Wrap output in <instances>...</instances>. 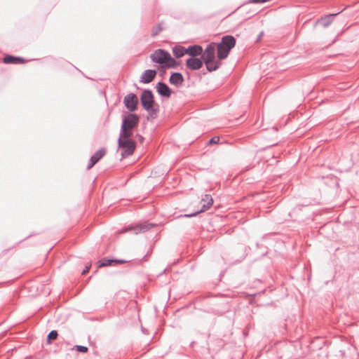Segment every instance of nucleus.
<instances>
[{
	"instance_id": "obj_1",
	"label": "nucleus",
	"mask_w": 359,
	"mask_h": 359,
	"mask_svg": "<svg viewBox=\"0 0 359 359\" xmlns=\"http://www.w3.org/2000/svg\"><path fill=\"white\" fill-rule=\"evenodd\" d=\"M140 100L142 108L148 112L147 120L156 118L160 111V107L155 101L152 90L144 89L140 95Z\"/></svg>"
},
{
	"instance_id": "obj_2",
	"label": "nucleus",
	"mask_w": 359,
	"mask_h": 359,
	"mask_svg": "<svg viewBox=\"0 0 359 359\" xmlns=\"http://www.w3.org/2000/svg\"><path fill=\"white\" fill-rule=\"evenodd\" d=\"M140 122V116L134 113H128L122 116V123L119 135L125 137H131L133 135V130Z\"/></svg>"
},
{
	"instance_id": "obj_3",
	"label": "nucleus",
	"mask_w": 359,
	"mask_h": 359,
	"mask_svg": "<svg viewBox=\"0 0 359 359\" xmlns=\"http://www.w3.org/2000/svg\"><path fill=\"white\" fill-rule=\"evenodd\" d=\"M236 43V40L235 37L232 35H225L222 36L221 41L219 43H216L217 47V56L219 60H223L226 59L229 53L231 50L235 47Z\"/></svg>"
},
{
	"instance_id": "obj_4",
	"label": "nucleus",
	"mask_w": 359,
	"mask_h": 359,
	"mask_svg": "<svg viewBox=\"0 0 359 359\" xmlns=\"http://www.w3.org/2000/svg\"><path fill=\"white\" fill-rule=\"evenodd\" d=\"M118 147L121 149V156L122 158H125L131 156L136 148V142L131 137H125L119 135L118 139Z\"/></svg>"
},
{
	"instance_id": "obj_5",
	"label": "nucleus",
	"mask_w": 359,
	"mask_h": 359,
	"mask_svg": "<svg viewBox=\"0 0 359 359\" xmlns=\"http://www.w3.org/2000/svg\"><path fill=\"white\" fill-rule=\"evenodd\" d=\"M155 224L153 223L143 222L139 224H131L126 227H124L121 231V233L132 231L135 234H137L141 232H145L149 230L151 227L154 226Z\"/></svg>"
},
{
	"instance_id": "obj_6",
	"label": "nucleus",
	"mask_w": 359,
	"mask_h": 359,
	"mask_svg": "<svg viewBox=\"0 0 359 359\" xmlns=\"http://www.w3.org/2000/svg\"><path fill=\"white\" fill-rule=\"evenodd\" d=\"M216 43L212 42L209 43L205 49L203 50V53L201 54V58L204 63L207 62H213L215 60V46Z\"/></svg>"
},
{
	"instance_id": "obj_7",
	"label": "nucleus",
	"mask_w": 359,
	"mask_h": 359,
	"mask_svg": "<svg viewBox=\"0 0 359 359\" xmlns=\"http://www.w3.org/2000/svg\"><path fill=\"white\" fill-rule=\"evenodd\" d=\"M123 104L126 108L133 113L137 109L138 97L135 93H130L124 97Z\"/></svg>"
},
{
	"instance_id": "obj_8",
	"label": "nucleus",
	"mask_w": 359,
	"mask_h": 359,
	"mask_svg": "<svg viewBox=\"0 0 359 359\" xmlns=\"http://www.w3.org/2000/svg\"><path fill=\"white\" fill-rule=\"evenodd\" d=\"M169 53L166 50L157 49L150 55V58L152 62L159 64L163 68V65L165 64Z\"/></svg>"
},
{
	"instance_id": "obj_9",
	"label": "nucleus",
	"mask_w": 359,
	"mask_h": 359,
	"mask_svg": "<svg viewBox=\"0 0 359 359\" xmlns=\"http://www.w3.org/2000/svg\"><path fill=\"white\" fill-rule=\"evenodd\" d=\"M201 201L203 202V204L201 210H199L195 212H193V213L186 214L184 215V217H192L196 216L199 213L205 212V210L209 209L213 204V199H212L211 195H210V194H205L203 198H202Z\"/></svg>"
},
{
	"instance_id": "obj_10",
	"label": "nucleus",
	"mask_w": 359,
	"mask_h": 359,
	"mask_svg": "<svg viewBox=\"0 0 359 359\" xmlns=\"http://www.w3.org/2000/svg\"><path fill=\"white\" fill-rule=\"evenodd\" d=\"M203 63L204 62L203 61L201 57H189L186 60V67L189 70L195 71L200 69L203 67Z\"/></svg>"
},
{
	"instance_id": "obj_11",
	"label": "nucleus",
	"mask_w": 359,
	"mask_h": 359,
	"mask_svg": "<svg viewBox=\"0 0 359 359\" xmlns=\"http://www.w3.org/2000/svg\"><path fill=\"white\" fill-rule=\"evenodd\" d=\"M156 89L158 95L163 97L168 98L172 93V89L163 81L156 83Z\"/></svg>"
},
{
	"instance_id": "obj_12",
	"label": "nucleus",
	"mask_w": 359,
	"mask_h": 359,
	"mask_svg": "<svg viewBox=\"0 0 359 359\" xmlns=\"http://www.w3.org/2000/svg\"><path fill=\"white\" fill-rule=\"evenodd\" d=\"M107 153V149L104 147L96 151L90 158L87 169H90L93 167Z\"/></svg>"
},
{
	"instance_id": "obj_13",
	"label": "nucleus",
	"mask_w": 359,
	"mask_h": 359,
	"mask_svg": "<svg viewBox=\"0 0 359 359\" xmlns=\"http://www.w3.org/2000/svg\"><path fill=\"white\" fill-rule=\"evenodd\" d=\"M156 74V70L151 69H147L140 76V82L142 83H149L155 79Z\"/></svg>"
},
{
	"instance_id": "obj_14",
	"label": "nucleus",
	"mask_w": 359,
	"mask_h": 359,
	"mask_svg": "<svg viewBox=\"0 0 359 359\" xmlns=\"http://www.w3.org/2000/svg\"><path fill=\"white\" fill-rule=\"evenodd\" d=\"M184 79L183 75L180 72H172L169 79V82L172 85L180 87L182 85Z\"/></svg>"
},
{
	"instance_id": "obj_15",
	"label": "nucleus",
	"mask_w": 359,
	"mask_h": 359,
	"mask_svg": "<svg viewBox=\"0 0 359 359\" xmlns=\"http://www.w3.org/2000/svg\"><path fill=\"white\" fill-rule=\"evenodd\" d=\"M202 53L203 48L200 45H191L187 48V54L189 55L190 57L201 56Z\"/></svg>"
},
{
	"instance_id": "obj_16",
	"label": "nucleus",
	"mask_w": 359,
	"mask_h": 359,
	"mask_svg": "<svg viewBox=\"0 0 359 359\" xmlns=\"http://www.w3.org/2000/svg\"><path fill=\"white\" fill-rule=\"evenodd\" d=\"M3 62L6 64H22L25 62V60L21 57L6 55L3 58Z\"/></svg>"
},
{
	"instance_id": "obj_17",
	"label": "nucleus",
	"mask_w": 359,
	"mask_h": 359,
	"mask_svg": "<svg viewBox=\"0 0 359 359\" xmlns=\"http://www.w3.org/2000/svg\"><path fill=\"white\" fill-rule=\"evenodd\" d=\"M179 65L180 62L173 58L169 53L165 64L163 65V68L175 69Z\"/></svg>"
},
{
	"instance_id": "obj_18",
	"label": "nucleus",
	"mask_w": 359,
	"mask_h": 359,
	"mask_svg": "<svg viewBox=\"0 0 359 359\" xmlns=\"http://www.w3.org/2000/svg\"><path fill=\"white\" fill-rule=\"evenodd\" d=\"M172 51L176 58H180L187 54V48L182 46H175L172 47Z\"/></svg>"
},
{
	"instance_id": "obj_19",
	"label": "nucleus",
	"mask_w": 359,
	"mask_h": 359,
	"mask_svg": "<svg viewBox=\"0 0 359 359\" xmlns=\"http://www.w3.org/2000/svg\"><path fill=\"white\" fill-rule=\"evenodd\" d=\"M205 65L206 66L207 70L209 72H214V71H216L217 69H218L219 68V67L221 66L222 62L219 60H215V61H213V62L205 63Z\"/></svg>"
},
{
	"instance_id": "obj_20",
	"label": "nucleus",
	"mask_w": 359,
	"mask_h": 359,
	"mask_svg": "<svg viewBox=\"0 0 359 359\" xmlns=\"http://www.w3.org/2000/svg\"><path fill=\"white\" fill-rule=\"evenodd\" d=\"M340 12L337 13L330 14V15H326L324 18H322L320 21V23L322 24V25L324 27H328L332 23L333 18L334 16L337 15Z\"/></svg>"
},
{
	"instance_id": "obj_21",
	"label": "nucleus",
	"mask_w": 359,
	"mask_h": 359,
	"mask_svg": "<svg viewBox=\"0 0 359 359\" xmlns=\"http://www.w3.org/2000/svg\"><path fill=\"white\" fill-rule=\"evenodd\" d=\"M113 264H114V258L104 257L99 262L98 267L102 268V267H105V266H111Z\"/></svg>"
},
{
	"instance_id": "obj_22",
	"label": "nucleus",
	"mask_w": 359,
	"mask_h": 359,
	"mask_svg": "<svg viewBox=\"0 0 359 359\" xmlns=\"http://www.w3.org/2000/svg\"><path fill=\"white\" fill-rule=\"evenodd\" d=\"M57 336H58V334L56 330H51L47 336V339H46L47 343L51 344V342L53 340L57 339Z\"/></svg>"
},
{
	"instance_id": "obj_23",
	"label": "nucleus",
	"mask_w": 359,
	"mask_h": 359,
	"mask_svg": "<svg viewBox=\"0 0 359 359\" xmlns=\"http://www.w3.org/2000/svg\"><path fill=\"white\" fill-rule=\"evenodd\" d=\"M162 31L161 25L158 24L152 29L151 36H156Z\"/></svg>"
},
{
	"instance_id": "obj_24",
	"label": "nucleus",
	"mask_w": 359,
	"mask_h": 359,
	"mask_svg": "<svg viewBox=\"0 0 359 359\" xmlns=\"http://www.w3.org/2000/svg\"><path fill=\"white\" fill-rule=\"evenodd\" d=\"M75 349L80 353H86L88 350L87 346L82 345H76L75 346Z\"/></svg>"
},
{
	"instance_id": "obj_25",
	"label": "nucleus",
	"mask_w": 359,
	"mask_h": 359,
	"mask_svg": "<svg viewBox=\"0 0 359 359\" xmlns=\"http://www.w3.org/2000/svg\"><path fill=\"white\" fill-rule=\"evenodd\" d=\"M219 141V137H217V136H215L213 137H212L211 139H210L208 142V145H212V144H217Z\"/></svg>"
},
{
	"instance_id": "obj_26",
	"label": "nucleus",
	"mask_w": 359,
	"mask_h": 359,
	"mask_svg": "<svg viewBox=\"0 0 359 359\" xmlns=\"http://www.w3.org/2000/svg\"><path fill=\"white\" fill-rule=\"evenodd\" d=\"M268 0H249L248 3H251V4H260V3H265Z\"/></svg>"
},
{
	"instance_id": "obj_27",
	"label": "nucleus",
	"mask_w": 359,
	"mask_h": 359,
	"mask_svg": "<svg viewBox=\"0 0 359 359\" xmlns=\"http://www.w3.org/2000/svg\"><path fill=\"white\" fill-rule=\"evenodd\" d=\"M125 259H114V264L126 263Z\"/></svg>"
},
{
	"instance_id": "obj_28",
	"label": "nucleus",
	"mask_w": 359,
	"mask_h": 359,
	"mask_svg": "<svg viewBox=\"0 0 359 359\" xmlns=\"http://www.w3.org/2000/svg\"><path fill=\"white\" fill-rule=\"evenodd\" d=\"M91 264H89L88 266H86L85 269L82 271L81 274L85 275L86 273L88 272Z\"/></svg>"
},
{
	"instance_id": "obj_29",
	"label": "nucleus",
	"mask_w": 359,
	"mask_h": 359,
	"mask_svg": "<svg viewBox=\"0 0 359 359\" xmlns=\"http://www.w3.org/2000/svg\"><path fill=\"white\" fill-rule=\"evenodd\" d=\"M137 137H138L140 142H142V141L144 140V137L141 135L138 134L137 135Z\"/></svg>"
},
{
	"instance_id": "obj_30",
	"label": "nucleus",
	"mask_w": 359,
	"mask_h": 359,
	"mask_svg": "<svg viewBox=\"0 0 359 359\" xmlns=\"http://www.w3.org/2000/svg\"><path fill=\"white\" fill-rule=\"evenodd\" d=\"M263 36V32H261L259 35H258V37H257V41H258L261 38L262 36Z\"/></svg>"
},
{
	"instance_id": "obj_31",
	"label": "nucleus",
	"mask_w": 359,
	"mask_h": 359,
	"mask_svg": "<svg viewBox=\"0 0 359 359\" xmlns=\"http://www.w3.org/2000/svg\"><path fill=\"white\" fill-rule=\"evenodd\" d=\"M165 273V270H163V271H162V273H161L160 275H161V274H163V273Z\"/></svg>"
}]
</instances>
